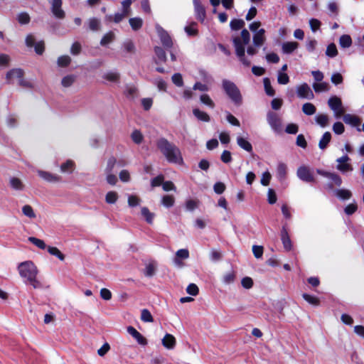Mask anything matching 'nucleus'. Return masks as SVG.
<instances>
[{
    "instance_id": "f257e3e1",
    "label": "nucleus",
    "mask_w": 364,
    "mask_h": 364,
    "mask_svg": "<svg viewBox=\"0 0 364 364\" xmlns=\"http://www.w3.org/2000/svg\"><path fill=\"white\" fill-rule=\"evenodd\" d=\"M265 41V30L264 28H259L253 35L254 46H250L249 43L250 42V34L247 29L242 30L239 36H236L232 38L235 53L240 61L243 65L249 66L251 62L245 56V47L247 46V55L252 56L257 53V47L262 46Z\"/></svg>"
},
{
    "instance_id": "f03ea898",
    "label": "nucleus",
    "mask_w": 364,
    "mask_h": 364,
    "mask_svg": "<svg viewBox=\"0 0 364 364\" xmlns=\"http://www.w3.org/2000/svg\"><path fill=\"white\" fill-rule=\"evenodd\" d=\"M156 146L169 163L178 165H182L183 164L181 150L174 144L169 142L165 138H161L157 140Z\"/></svg>"
},
{
    "instance_id": "7ed1b4c3",
    "label": "nucleus",
    "mask_w": 364,
    "mask_h": 364,
    "mask_svg": "<svg viewBox=\"0 0 364 364\" xmlns=\"http://www.w3.org/2000/svg\"><path fill=\"white\" fill-rule=\"evenodd\" d=\"M20 276L26 279L34 289L42 287L41 283L37 279L38 270L37 267L31 261H26L20 263L18 266Z\"/></svg>"
},
{
    "instance_id": "20e7f679",
    "label": "nucleus",
    "mask_w": 364,
    "mask_h": 364,
    "mask_svg": "<svg viewBox=\"0 0 364 364\" xmlns=\"http://www.w3.org/2000/svg\"><path fill=\"white\" fill-rule=\"evenodd\" d=\"M222 87L229 98L236 105H240L242 102V95L236 85L228 80H223Z\"/></svg>"
},
{
    "instance_id": "39448f33",
    "label": "nucleus",
    "mask_w": 364,
    "mask_h": 364,
    "mask_svg": "<svg viewBox=\"0 0 364 364\" xmlns=\"http://www.w3.org/2000/svg\"><path fill=\"white\" fill-rule=\"evenodd\" d=\"M316 172L318 173V174H319L323 177H326L331 181V183H328L326 185V188L328 190H331V191L333 190L334 185L337 186H341L342 178H341V176L338 174H337L334 172L326 171H323L321 169H317Z\"/></svg>"
},
{
    "instance_id": "423d86ee",
    "label": "nucleus",
    "mask_w": 364,
    "mask_h": 364,
    "mask_svg": "<svg viewBox=\"0 0 364 364\" xmlns=\"http://www.w3.org/2000/svg\"><path fill=\"white\" fill-rule=\"evenodd\" d=\"M328 105L333 112V114L336 118H340L345 113L342 101L338 97L333 96L330 97L328 100Z\"/></svg>"
},
{
    "instance_id": "0eeeda50",
    "label": "nucleus",
    "mask_w": 364,
    "mask_h": 364,
    "mask_svg": "<svg viewBox=\"0 0 364 364\" xmlns=\"http://www.w3.org/2000/svg\"><path fill=\"white\" fill-rule=\"evenodd\" d=\"M297 177L302 181L306 183H314L315 182V177L314 176L313 171L307 166H301L297 168L296 171Z\"/></svg>"
},
{
    "instance_id": "6e6552de",
    "label": "nucleus",
    "mask_w": 364,
    "mask_h": 364,
    "mask_svg": "<svg viewBox=\"0 0 364 364\" xmlns=\"http://www.w3.org/2000/svg\"><path fill=\"white\" fill-rule=\"evenodd\" d=\"M350 159L348 155H344L336 159V169L342 173L351 172L353 170V166L350 163Z\"/></svg>"
},
{
    "instance_id": "1a4fd4ad",
    "label": "nucleus",
    "mask_w": 364,
    "mask_h": 364,
    "mask_svg": "<svg viewBox=\"0 0 364 364\" xmlns=\"http://www.w3.org/2000/svg\"><path fill=\"white\" fill-rule=\"evenodd\" d=\"M267 119L273 130L275 132H280L282 130V120L277 114L272 112H268Z\"/></svg>"
},
{
    "instance_id": "9d476101",
    "label": "nucleus",
    "mask_w": 364,
    "mask_h": 364,
    "mask_svg": "<svg viewBox=\"0 0 364 364\" xmlns=\"http://www.w3.org/2000/svg\"><path fill=\"white\" fill-rule=\"evenodd\" d=\"M24 75V72L21 68H13L9 70L6 74V80L7 83L11 84L14 80H17L18 83Z\"/></svg>"
},
{
    "instance_id": "9b49d317",
    "label": "nucleus",
    "mask_w": 364,
    "mask_h": 364,
    "mask_svg": "<svg viewBox=\"0 0 364 364\" xmlns=\"http://www.w3.org/2000/svg\"><path fill=\"white\" fill-rule=\"evenodd\" d=\"M156 30L163 46L167 48H171L173 42L168 33L159 24L156 25Z\"/></svg>"
},
{
    "instance_id": "f8f14e48",
    "label": "nucleus",
    "mask_w": 364,
    "mask_h": 364,
    "mask_svg": "<svg viewBox=\"0 0 364 364\" xmlns=\"http://www.w3.org/2000/svg\"><path fill=\"white\" fill-rule=\"evenodd\" d=\"M297 95L300 98H305L312 100L314 98V95L307 83H303L296 87Z\"/></svg>"
},
{
    "instance_id": "ddd939ff",
    "label": "nucleus",
    "mask_w": 364,
    "mask_h": 364,
    "mask_svg": "<svg viewBox=\"0 0 364 364\" xmlns=\"http://www.w3.org/2000/svg\"><path fill=\"white\" fill-rule=\"evenodd\" d=\"M50 3L51 5V11L54 16L60 19L64 18L65 14L62 9V0H50Z\"/></svg>"
},
{
    "instance_id": "4468645a",
    "label": "nucleus",
    "mask_w": 364,
    "mask_h": 364,
    "mask_svg": "<svg viewBox=\"0 0 364 364\" xmlns=\"http://www.w3.org/2000/svg\"><path fill=\"white\" fill-rule=\"evenodd\" d=\"M189 257V252L187 249H181L178 250L176 253V257L173 259V262L176 266L178 267H182L183 266V263L182 259H186Z\"/></svg>"
},
{
    "instance_id": "2eb2a0df",
    "label": "nucleus",
    "mask_w": 364,
    "mask_h": 364,
    "mask_svg": "<svg viewBox=\"0 0 364 364\" xmlns=\"http://www.w3.org/2000/svg\"><path fill=\"white\" fill-rule=\"evenodd\" d=\"M127 332L137 341L139 345L146 346L147 344V340L144 337L139 331H137L134 327L128 326Z\"/></svg>"
},
{
    "instance_id": "dca6fc26",
    "label": "nucleus",
    "mask_w": 364,
    "mask_h": 364,
    "mask_svg": "<svg viewBox=\"0 0 364 364\" xmlns=\"http://www.w3.org/2000/svg\"><path fill=\"white\" fill-rule=\"evenodd\" d=\"M343 122L346 124H349L352 127H358L361 122V119L359 117L352 114H343Z\"/></svg>"
},
{
    "instance_id": "f3484780",
    "label": "nucleus",
    "mask_w": 364,
    "mask_h": 364,
    "mask_svg": "<svg viewBox=\"0 0 364 364\" xmlns=\"http://www.w3.org/2000/svg\"><path fill=\"white\" fill-rule=\"evenodd\" d=\"M38 176L48 182L55 183L60 181V177L50 172L38 170Z\"/></svg>"
},
{
    "instance_id": "a211bd4d",
    "label": "nucleus",
    "mask_w": 364,
    "mask_h": 364,
    "mask_svg": "<svg viewBox=\"0 0 364 364\" xmlns=\"http://www.w3.org/2000/svg\"><path fill=\"white\" fill-rule=\"evenodd\" d=\"M193 4L196 18L203 22L205 17V9L198 0H193Z\"/></svg>"
},
{
    "instance_id": "6ab92c4d",
    "label": "nucleus",
    "mask_w": 364,
    "mask_h": 364,
    "mask_svg": "<svg viewBox=\"0 0 364 364\" xmlns=\"http://www.w3.org/2000/svg\"><path fill=\"white\" fill-rule=\"evenodd\" d=\"M281 239L284 249L287 251L291 250L292 244L288 232L285 228H283L281 232Z\"/></svg>"
},
{
    "instance_id": "aec40b11",
    "label": "nucleus",
    "mask_w": 364,
    "mask_h": 364,
    "mask_svg": "<svg viewBox=\"0 0 364 364\" xmlns=\"http://www.w3.org/2000/svg\"><path fill=\"white\" fill-rule=\"evenodd\" d=\"M162 344L167 349H173L176 346V338L173 335L166 333L162 339Z\"/></svg>"
},
{
    "instance_id": "412c9836",
    "label": "nucleus",
    "mask_w": 364,
    "mask_h": 364,
    "mask_svg": "<svg viewBox=\"0 0 364 364\" xmlns=\"http://www.w3.org/2000/svg\"><path fill=\"white\" fill-rule=\"evenodd\" d=\"M299 47V43L294 41L285 42L282 46V50L284 53L290 54L296 50Z\"/></svg>"
},
{
    "instance_id": "4be33fe9",
    "label": "nucleus",
    "mask_w": 364,
    "mask_h": 364,
    "mask_svg": "<svg viewBox=\"0 0 364 364\" xmlns=\"http://www.w3.org/2000/svg\"><path fill=\"white\" fill-rule=\"evenodd\" d=\"M287 174V166L284 163H279L277 168V177L279 181L285 180Z\"/></svg>"
},
{
    "instance_id": "5701e85b",
    "label": "nucleus",
    "mask_w": 364,
    "mask_h": 364,
    "mask_svg": "<svg viewBox=\"0 0 364 364\" xmlns=\"http://www.w3.org/2000/svg\"><path fill=\"white\" fill-rule=\"evenodd\" d=\"M237 144L240 148L246 151L251 152L252 151V144L246 139L240 136L237 137Z\"/></svg>"
},
{
    "instance_id": "b1692460",
    "label": "nucleus",
    "mask_w": 364,
    "mask_h": 364,
    "mask_svg": "<svg viewBox=\"0 0 364 364\" xmlns=\"http://www.w3.org/2000/svg\"><path fill=\"white\" fill-rule=\"evenodd\" d=\"M141 216L145 219V220L149 223V224H152L153 223V221H154V217H155V215L154 213H151L149 209L148 208L146 207H142L141 208Z\"/></svg>"
},
{
    "instance_id": "393cba45",
    "label": "nucleus",
    "mask_w": 364,
    "mask_h": 364,
    "mask_svg": "<svg viewBox=\"0 0 364 364\" xmlns=\"http://www.w3.org/2000/svg\"><path fill=\"white\" fill-rule=\"evenodd\" d=\"M103 78L112 82H118L120 78V74L115 71H109L103 75Z\"/></svg>"
},
{
    "instance_id": "a878e982",
    "label": "nucleus",
    "mask_w": 364,
    "mask_h": 364,
    "mask_svg": "<svg viewBox=\"0 0 364 364\" xmlns=\"http://www.w3.org/2000/svg\"><path fill=\"white\" fill-rule=\"evenodd\" d=\"M315 121L320 127H326L328 125L329 117L326 114H319L316 116Z\"/></svg>"
},
{
    "instance_id": "bb28decb",
    "label": "nucleus",
    "mask_w": 364,
    "mask_h": 364,
    "mask_svg": "<svg viewBox=\"0 0 364 364\" xmlns=\"http://www.w3.org/2000/svg\"><path fill=\"white\" fill-rule=\"evenodd\" d=\"M312 86L316 92H327L330 88L328 83L322 81L314 82Z\"/></svg>"
},
{
    "instance_id": "cd10ccee",
    "label": "nucleus",
    "mask_w": 364,
    "mask_h": 364,
    "mask_svg": "<svg viewBox=\"0 0 364 364\" xmlns=\"http://www.w3.org/2000/svg\"><path fill=\"white\" fill-rule=\"evenodd\" d=\"M335 195L341 200H348L352 196V193L348 189L334 190Z\"/></svg>"
},
{
    "instance_id": "c85d7f7f",
    "label": "nucleus",
    "mask_w": 364,
    "mask_h": 364,
    "mask_svg": "<svg viewBox=\"0 0 364 364\" xmlns=\"http://www.w3.org/2000/svg\"><path fill=\"white\" fill-rule=\"evenodd\" d=\"M193 115L198 119L203 122H209L210 116L205 112L200 110L198 108L193 109Z\"/></svg>"
},
{
    "instance_id": "c756f323",
    "label": "nucleus",
    "mask_w": 364,
    "mask_h": 364,
    "mask_svg": "<svg viewBox=\"0 0 364 364\" xmlns=\"http://www.w3.org/2000/svg\"><path fill=\"white\" fill-rule=\"evenodd\" d=\"M156 269V263L154 261L149 262L146 264L144 274L148 277H151L154 275Z\"/></svg>"
},
{
    "instance_id": "7c9ffc66",
    "label": "nucleus",
    "mask_w": 364,
    "mask_h": 364,
    "mask_svg": "<svg viewBox=\"0 0 364 364\" xmlns=\"http://www.w3.org/2000/svg\"><path fill=\"white\" fill-rule=\"evenodd\" d=\"M331 139V134L329 132H326L323 134L321 139L319 141L318 146L321 149H324L327 147L328 143Z\"/></svg>"
},
{
    "instance_id": "2f4dec72",
    "label": "nucleus",
    "mask_w": 364,
    "mask_h": 364,
    "mask_svg": "<svg viewBox=\"0 0 364 364\" xmlns=\"http://www.w3.org/2000/svg\"><path fill=\"white\" fill-rule=\"evenodd\" d=\"M9 183L12 188L17 191H21L24 188L23 182L19 178L16 177L11 178L9 180Z\"/></svg>"
},
{
    "instance_id": "473e14b6",
    "label": "nucleus",
    "mask_w": 364,
    "mask_h": 364,
    "mask_svg": "<svg viewBox=\"0 0 364 364\" xmlns=\"http://www.w3.org/2000/svg\"><path fill=\"white\" fill-rule=\"evenodd\" d=\"M200 101L209 108L213 109L215 106V102L208 94H203L200 96Z\"/></svg>"
},
{
    "instance_id": "72a5a7b5",
    "label": "nucleus",
    "mask_w": 364,
    "mask_h": 364,
    "mask_svg": "<svg viewBox=\"0 0 364 364\" xmlns=\"http://www.w3.org/2000/svg\"><path fill=\"white\" fill-rule=\"evenodd\" d=\"M316 107L310 102L304 103L302 106V112L306 115H313L316 113Z\"/></svg>"
},
{
    "instance_id": "f704fd0d",
    "label": "nucleus",
    "mask_w": 364,
    "mask_h": 364,
    "mask_svg": "<svg viewBox=\"0 0 364 364\" xmlns=\"http://www.w3.org/2000/svg\"><path fill=\"white\" fill-rule=\"evenodd\" d=\"M75 80L76 76L75 75H68L63 77L61 85L64 87H69L75 82Z\"/></svg>"
},
{
    "instance_id": "c9c22d12",
    "label": "nucleus",
    "mask_w": 364,
    "mask_h": 364,
    "mask_svg": "<svg viewBox=\"0 0 364 364\" xmlns=\"http://www.w3.org/2000/svg\"><path fill=\"white\" fill-rule=\"evenodd\" d=\"M115 38V35L113 32L109 31L104 35L100 41L101 46H107L109 43H112Z\"/></svg>"
},
{
    "instance_id": "e433bc0d",
    "label": "nucleus",
    "mask_w": 364,
    "mask_h": 364,
    "mask_svg": "<svg viewBox=\"0 0 364 364\" xmlns=\"http://www.w3.org/2000/svg\"><path fill=\"white\" fill-rule=\"evenodd\" d=\"M75 164L71 160H68L60 166V170L63 173H71L74 170Z\"/></svg>"
},
{
    "instance_id": "4c0bfd02",
    "label": "nucleus",
    "mask_w": 364,
    "mask_h": 364,
    "mask_svg": "<svg viewBox=\"0 0 364 364\" xmlns=\"http://www.w3.org/2000/svg\"><path fill=\"white\" fill-rule=\"evenodd\" d=\"M131 139L135 144H139L143 141L144 136L140 131L135 129L131 134Z\"/></svg>"
},
{
    "instance_id": "58836bf2",
    "label": "nucleus",
    "mask_w": 364,
    "mask_h": 364,
    "mask_svg": "<svg viewBox=\"0 0 364 364\" xmlns=\"http://www.w3.org/2000/svg\"><path fill=\"white\" fill-rule=\"evenodd\" d=\"M132 28L137 31L142 26L143 21L141 18H131L129 21Z\"/></svg>"
},
{
    "instance_id": "ea45409f",
    "label": "nucleus",
    "mask_w": 364,
    "mask_h": 364,
    "mask_svg": "<svg viewBox=\"0 0 364 364\" xmlns=\"http://www.w3.org/2000/svg\"><path fill=\"white\" fill-rule=\"evenodd\" d=\"M118 193L115 191H109L105 196V201L109 204H114L118 200Z\"/></svg>"
},
{
    "instance_id": "a19ab883",
    "label": "nucleus",
    "mask_w": 364,
    "mask_h": 364,
    "mask_svg": "<svg viewBox=\"0 0 364 364\" xmlns=\"http://www.w3.org/2000/svg\"><path fill=\"white\" fill-rule=\"evenodd\" d=\"M339 43L343 48H349L352 44V39L348 35H343L340 37Z\"/></svg>"
},
{
    "instance_id": "79ce46f5",
    "label": "nucleus",
    "mask_w": 364,
    "mask_h": 364,
    "mask_svg": "<svg viewBox=\"0 0 364 364\" xmlns=\"http://www.w3.org/2000/svg\"><path fill=\"white\" fill-rule=\"evenodd\" d=\"M184 29L186 33L190 36H196L198 34L196 23L193 22L190 23L189 25L186 26Z\"/></svg>"
},
{
    "instance_id": "37998d69",
    "label": "nucleus",
    "mask_w": 364,
    "mask_h": 364,
    "mask_svg": "<svg viewBox=\"0 0 364 364\" xmlns=\"http://www.w3.org/2000/svg\"><path fill=\"white\" fill-rule=\"evenodd\" d=\"M235 279V274L233 271L226 272L223 277V282L225 284H230L234 282Z\"/></svg>"
},
{
    "instance_id": "c03bdc74",
    "label": "nucleus",
    "mask_w": 364,
    "mask_h": 364,
    "mask_svg": "<svg viewBox=\"0 0 364 364\" xmlns=\"http://www.w3.org/2000/svg\"><path fill=\"white\" fill-rule=\"evenodd\" d=\"M127 202L129 207H136L140 205L141 200L136 195H129Z\"/></svg>"
},
{
    "instance_id": "a18cd8bd",
    "label": "nucleus",
    "mask_w": 364,
    "mask_h": 364,
    "mask_svg": "<svg viewBox=\"0 0 364 364\" xmlns=\"http://www.w3.org/2000/svg\"><path fill=\"white\" fill-rule=\"evenodd\" d=\"M175 202L174 197L173 196L166 195L164 196L161 199V203L166 208H170L173 205Z\"/></svg>"
},
{
    "instance_id": "49530a36",
    "label": "nucleus",
    "mask_w": 364,
    "mask_h": 364,
    "mask_svg": "<svg viewBox=\"0 0 364 364\" xmlns=\"http://www.w3.org/2000/svg\"><path fill=\"white\" fill-rule=\"evenodd\" d=\"M199 200L197 199H188L186 202V208L188 211H193L198 208Z\"/></svg>"
},
{
    "instance_id": "de8ad7c7",
    "label": "nucleus",
    "mask_w": 364,
    "mask_h": 364,
    "mask_svg": "<svg viewBox=\"0 0 364 364\" xmlns=\"http://www.w3.org/2000/svg\"><path fill=\"white\" fill-rule=\"evenodd\" d=\"M88 23L90 29L93 31L100 29V21L96 18L89 19Z\"/></svg>"
},
{
    "instance_id": "09e8293b",
    "label": "nucleus",
    "mask_w": 364,
    "mask_h": 364,
    "mask_svg": "<svg viewBox=\"0 0 364 364\" xmlns=\"http://www.w3.org/2000/svg\"><path fill=\"white\" fill-rule=\"evenodd\" d=\"M48 252L57 257L60 260L63 261L65 259L64 255L57 248L55 247H48Z\"/></svg>"
},
{
    "instance_id": "8fccbe9b",
    "label": "nucleus",
    "mask_w": 364,
    "mask_h": 364,
    "mask_svg": "<svg viewBox=\"0 0 364 364\" xmlns=\"http://www.w3.org/2000/svg\"><path fill=\"white\" fill-rule=\"evenodd\" d=\"M230 26L232 30H239L245 26V22L242 19H233L230 21Z\"/></svg>"
},
{
    "instance_id": "3c124183",
    "label": "nucleus",
    "mask_w": 364,
    "mask_h": 364,
    "mask_svg": "<svg viewBox=\"0 0 364 364\" xmlns=\"http://www.w3.org/2000/svg\"><path fill=\"white\" fill-rule=\"evenodd\" d=\"M28 240L41 250H44L46 248V245L45 244L44 241L41 239L34 237H28Z\"/></svg>"
},
{
    "instance_id": "603ef678",
    "label": "nucleus",
    "mask_w": 364,
    "mask_h": 364,
    "mask_svg": "<svg viewBox=\"0 0 364 364\" xmlns=\"http://www.w3.org/2000/svg\"><path fill=\"white\" fill-rule=\"evenodd\" d=\"M22 212L26 217L29 218H36V214L32 208V207L29 205H26L22 208Z\"/></svg>"
},
{
    "instance_id": "864d4df0",
    "label": "nucleus",
    "mask_w": 364,
    "mask_h": 364,
    "mask_svg": "<svg viewBox=\"0 0 364 364\" xmlns=\"http://www.w3.org/2000/svg\"><path fill=\"white\" fill-rule=\"evenodd\" d=\"M17 20L21 24H27L30 22V16L26 12H21L17 16Z\"/></svg>"
},
{
    "instance_id": "5fc2aeb1",
    "label": "nucleus",
    "mask_w": 364,
    "mask_h": 364,
    "mask_svg": "<svg viewBox=\"0 0 364 364\" xmlns=\"http://www.w3.org/2000/svg\"><path fill=\"white\" fill-rule=\"evenodd\" d=\"M71 61V58L68 55H62L58 58V65L60 67L68 66Z\"/></svg>"
},
{
    "instance_id": "6e6d98bb",
    "label": "nucleus",
    "mask_w": 364,
    "mask_h": 364,
    "mask_svg": "<svg viewBox=\"0 0 364 364\" xmlns=\"http://www.w3.org/2000/svg\"><path fill=\"white\" fill-rule=\"evenodd\" d=\"M326 54L331 58H333L337 55L338 50L334 43H331L330 45L328 46Z\"/></svg>"
},
{
    "instance_id": "4d7b16f0",
    "label": "nucleus",
    "mask_w": 364,
    "mask_h": 364,
    "mask_svg": "<svg viewBox=\"0 0 364 364\" xmlns=\"http://www.w3.org/2000/svg\"><path fill=\"white\" fill-rule=\"evenodd\" d=\"M302 296L305 301L314 306H318L319 304L318 299L314 296L309 295L308 294H304Z\"/></svg>"
},
{
    "instance_id": "13d9d810",
    "label": "nucleus",
    "mask_w": 364,
    "mask_h": 364,
    "mask_svg": "<svg viewBox=\"0 0 364 364\" xmlns=\"http://www.w3.org/2000/svg\"><path fill=\"white\" fill-rule=\"evenodd\" d=\"M123 48L126 52L129 53H134L136 50L134 43L130 40H128V41H126L125 42H124Z\"/></svg>"
},
{
    "instance_id": "bf43d9fd",
    "label": "nucleus",
    "mask_w": 364,
    "mask_h": 364,
    "mask_svg": "<svg viewBox=\"0 0 364 364\" xmlns=\"http://www.w3.org/2000/svg\"><path fill=\"white\" fill-rule=\"evenodd\" d=\"M264 86L267 95L269 96L274 95V90L272 88L270 81L268 78L264 79Z\"/></svg>"
},
{
    "instance_id": "052dcab7",
    "label": "nucleus",
    "mask_w": 364,
    "mask_h": 364,
    "mask_svg": "<svg viewBox=\"0 0 364 364\" xmlns=\"http://www.w3.org/2000/svg\"><path fill=\"white\" fill-rule=\"evenodd\" d=\"M277 81H278L279 84L287 85L289 81V77L287 73H282V72H279L278 77H277Z\"/></svg>"
},
{
    "instance_id": "680f3d73",
    "label": "nucleus",
    "mask_w": 364,
    "mask_h": 364,
    "mask_svg": "<svg viewBox=\"0 0 364 364\" xmlns=\"http://www.w3.org/2000/svg\"><path fill=\"white\" fill-rule=\"evenodd\" d=\"M252 252L254 256L257 259H259L262 257L264 252V248L261 245H253L252 246Z\"/></svg>"
},
{
    "instance_id": "e2e57ef3",
    "label": "nucleus",
    "mask_w": 364,
    "mask_h": 364,
    "mask_svg": "<svg viewBox=\"0 0 364 364\" xmlns=\"http://www.w3.org/2000/svg\"><path fill=\"white\" fill-rule=\"evenodd\" d=\"M271 178H272V175L268 171L264 172L262 175V178H261V181H260L261 184L264 186H268L269 184Z\"/></svg>"
},
{
    "instance_id": "0e129e2a",
    "label": "nucleus",
    "mask_w": 364,
    "mask_h": 364,
    "mask_svg": "<svg viewBox=\"0 0 364 364\" xmlns=\"http://www.w3.org/2000/svg\"><path fill=\"white\" fill-rule=\"evenodd\" d=\"M141 319L144 322H152L153 317L150 311L147 309H143L141 314Z\"/></svg>"
},
{
    "instance_id": "69168bd1",
    "label": "nucleus",
    "mask_w": 364,
    "mask_h": 364,
    "mask_svg": "<svg viewBox=\"0 0 364 364\" xmlns=\"http://www.w3.org/2000/svg\"><path fill=\"white\" fill-rule=\"evenodd\" d=\"M333 131L336 134H341L345 131L344 125L341 122H337L333 125Z\"/></svg>"
},
{
    "instance_id": "338daca9",
    "label": "nucleus",
    "mask_w": 364,
    "mask_h": 364,
    "mask_svg": "<svg viewBox=\"0 0 364 364\" xmlns=\"http://www.w3.org/2000/svg\"><path fill=\"white\" fill-rule=\"evenodd\" d=\"M172 82L178 87H182L183 85V77L180 73H175L172 76Z\"/></svg>"
},
{
    "instance_id": "774afa93",
    "label": "nucleus",
    "mask_w": 364,
    "mask_h": 364,
    "mask_svg": "<svg viewBox=\"0 0 364 364\" xmlns=\"http://www.w3.org/2000/svg\"><path fill=\"white\" fill-rule=\"evenodd\" d=\"M277 197L275 191L269 188L267 192V200L269 204H274L277 202Z\"/></svg>"
}]
</instances>
